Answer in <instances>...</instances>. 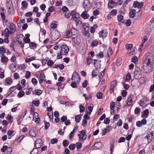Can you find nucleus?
I'll return each mask as SVG.
<instances>
[{
    "label": "nucleus",
    "instance_id": "1",
    "mask_svg": "<svg viewBox=\"0 0 154 154\" xmlns=\"http://www.w3.org/2000/svg\"><path fill=\"white\" fill-rule=\"evenodd\" d=\"M61 48V51L60 53L62 54V55H66L67 54L69 51V48L66 45H62L60 47Z\"/></svg>",
    "mask_w": 154,
    "mask_h": 154
},
{
    "label": "nucleus",
    "instance_id": "2",
    "mask_svg": "<svg viewBox=\"0 0 154 154\" xmlns=\"http://www.w3.org/2000/svg\"><path fill=\"white\" fill-rule=\"evenodd\" d=\"M79 133H80L78 135L79 138V141H82L85 140L87 137L85 130H82L81 131H79Z\"/></svg>",
    "mask_w": 154,
    "mask_h": 154
},
{
    "label": "nucleus",
    "instance_id": "3",
    "mask_svg": "<svg viewBox=\"0 0 154 154\" xmlns=\"http://www.w3.org/2000/svg\"><path fill=\"white\" fill-rule=\"evenodd\" d=\"M72 81H75L79 83L80 82V77L77 73L76 72H74L71 78Z\"/></svg>",
    "mask_w": 154,
    "mask_h": 154
},
{
    "label": "nucleus",
    "instance_id": "4",
    "mask_svg": "<svg viewBox=\"0 0 154 154\" xmlns=\"http://www.w3.org/2000/svg\"><path fill=\"white\" fill-rule=\"evenodd\" d=\"M141 74V69L138 67H136L134 72V76L135 79H137Z\"/></svg>",
    "mask_w": 154,
    "mask_h": 154
},
{
    "label": "nucleus",
    "instance_id": "5",
    "mask_svg": "<svg viewBox=\"0 0 154 154\" xmlns=\"http://www.w3.org/2000/svg\"><path fill=\"white\" fill-rule=\"evenodd\" d=\"M27 111L25 110L24 112H22L19 115V119H17V121L18 122V124L20 125L21 123V119H23L26 114Z\"/></svg>",
    "mask_w": 154,
    "mask_h": 154
},
{
    "label": "nucleus",
    "instance_id": "6",
    "mask_svg": "<svg viewBox=\"0 0 154 154\" xmlns=\"http://www.w3.org/2000/svg\"><path fill=\"white\" fill-rule=\"evenodd\" d=\"M147 123V120L146 119H143L141 121H138L137 122L136 125L138 127H141L142 125H145Z\"/></svg>",
    "mask_w": 154,
    "mask_h": 154
},
{
    "label": "nucleus",
    "instance_id": "7",
    "mask_svg": "<svg viewBox=\"0 0 154 154\" xmlns=\"http://www.w3.org/2000/svg\"><path fill=\"white\" fill-rule=\"evenodd\" d=\"M72 38V40L75 44L77 45L80 44L81 42V39L80 37L79 36V35Z\"/></svg>",
    "mask_w": 154,
    "mask_h": 154
},
{
    "label": "nucleus",
    "instance_id": "8",
    "mask_svg": "<svg viewBox=\"0 0 154 154\" xmlns=\"http://www.w3.org/2000/svg\"><path fill=\"white\" fill-rule=\"evenodd\" d=\"M153 57H147V58L145 60V62H147L146 65L147 66H149L151 67L153 63Z\"/></svg>",
    "mask_w": 154,
    "mask_h": 154
},
{
    "label": "nucleus",
    "instance_id": "9",
    "mask_svg": "<svg viewBox=\"0 0 154 154\" xmlns=\"http://www.w3.org/2000/svg\"><path fill=\"white\" fill-rule=\"evenodd\" d=\"M102 143L100 142H98L95 143L91 147V148L93 149H100L102 147Z\"/></svg>",
    "mask_w": 154,
    "mask_h": 154
},
{
    "label": "nucleus",
    "instance_id": "10",
    "mask_svg": "<svg viewBox=\"0 0 154 154\" xmlns=\"http://www.w3.org/2000/svg\"><path fill=\"white\" fill-rule=\"evenodd\" d=\"M60 34L59 32L57 31H55V32H54L52 35V39L53 40H55L59 38Z\"/></svg>",
    "mask_w": 154,
    "mask_h": 154
},
{
    "label": "nucleus",
    "instance_id": "11",
    "mask_svg": "<svg viewBox=\"0 0 154 154\" xmlns=\"http://www.w3.org/2000/svg\"><path fill=\"white\" fill-rule=\"evenodd\" d=\"M84 8L85 11H88L90 8V2L89 1H86L83 3Z\"/></svg>",
    "mask_w": 154,
    "mask_h": 154
},
{
    "label": "nucleus",
    "instance_id": "12",
    "mask_svg": "<svg viewBox=\"0 0 154 154\" xmlns=\"http://www.w3.org/2000/svg\"><path fill=\"white\" fill-rule=\"evenodd\" d=\"M8 24H9L10 26V29L11 31H10V34H13L16 31V30L15 25L13 23H8Z\"/></svg>",
    "mask_w": 154,
    "mask_h": 154
},
{
    "label": "nucleus",
    "instance_id": "13",
    "mask_svg": "<svg viewBox=\"0 0 154 154\" xmlns=\"http://www.w3.org/2000/svg\"><path fill=\"white\" fill-rule=\"evenodd\" d=\"M71 34L72 37L78 35V31L76 29L72 28L71 29Z\"/></svg>",
    "mask_w": 154,
    "mask_h": 154
},
{
    "label": "nucleus",
    "instance_id": "14",
    "mask_svg": "<svg viewBox=\"0 0 154 154\" xmlns=\"http://www.w3.org/2000/svg\"><path fill=\"white\" fill-rule=\"evenodd\" d=\"M84 30L83 32V34L86 36L89 37L90 36V33L89 31V27L86 26L84 27Z\"/></svg>",
    "mask_w": 154,
    "mask_h": 154
},
{
    "label": "nucleus",
    "instance_id": "15",
    "mask_svg": "<svg viewBox=\"0 0 154 154\" xmlns=\"http://www.w3.org/2000/svg\"><path fill=\"white\" fill-rule=\"evenodd\" d=\"M143 114L141 115L142 118H146L149 116V111L148 109H146L143 112Z\"/></svg>",
    "mask_w": 154,
    "mask_h": 154
},
{
    "label": "nucleus",
    "instance_id": "16",
    "mask_svg": "<svg viewBox=\"0 0 154 154\" xmlns=\"http://www.w3.org/2000/svg\"><path fill=\"white\" fill-rule=\"evenodd\" d=\"M136 10L132 9L129 13V16L130 18H133L135 16L136 14Z\"/></svg>",
    "mask_w": 154,
    "mask_h": 154
},
{
    "label": "nucleus",
    "instance_id": "17",
    "mask_svg": "<svg viewBox=\"0 0 154 154\" xmlns=\"http://www.w3.org/2000/svg\"><path fill=\"white\" fill-rule=\"evenodd\" d=\"M116 2H114L112 0L109 2L108 3V6L109 8H112L116 6Z\"/></svg>",
    "mask_w": 154,
    "mask_h": 154
},
{
    "label": "nucleus",
    "instance_id": "18",
    "mask_svg": "<svg viewBox=\"0 0 154 154\" xmlns=\"http://www.w3.org/2000/svg\"><path fill=\"white\" fill-rule=\"evenodd\" d=\"M2 32L4 33H6L5 35V37H9V35L10 34V31L7 28H5L4 30H2Z\"/></svg>",
    "mask_w": 154,
    "mask_h": 154
},
{
    "label": "nucleus",
    "instance_id": "19",
    "mask_svg": "<svg viewBox=\"0 0 154 154\" xmlns=\"http://www.w3.org/2000/svg\"><path fill=\"white\" fill-rule=\"evenodd\" d=\"M81 17L84 19L88 18L89 17V15L87 14L86 11H83L81 15Z\"/></svg>",
    "mask_w": 154,
    "mask_h": 154
},
{
    "label": "nucleus",
    "instance_id": "20",
    "mask_svg": "<svg viewBox=\"0 0 154 154\" xmlns=\"http://www.w3.org/2000/svg\"><path fill=\"white\" fill-rule=\"evenodd\" d=\"M99 71L97 70V69L96 68L94 69L92 72V77H95L97 75V73L99 72Z\"/></svg>",
    "mask_w": 154,
    "mask_h": 154
},
{
    "label": "nucleus",
    "instance_id": "21",
    "mask_svg": "<svg viewBox=\"0 0 154 154\" xmlns=\"http://www.w3.org/2000/svg\"><path fill=\"white\" fill-rule=\"evenodd\" d=\"M127 104L128 106H131L132 103V99L131 97V96H129L127 100Z\"/></svg>",
    "mask_w": 154,
    "mask_h": 154
},
{
    "label": "nucleus",
    "instance_id": "22",
    "mask_svg": "<svg viewBox=\"0 0 154 154\" xmlns=\"http://www.w3.org/2000/svg\"><path fill=\"white\" fill-rule=\"evenodd\" d=\"M29 134L32 137H35L36 136V133L35 131L32 129H30L29 133Z\"/></svg>",
    "mask_w": 154,
    "mask_h": 154
},
{
    "label": "nucleus",
    "instance_id": "23",
    "mask_svg": "<svg viewBox=\"0 0 154 154\" xmlns=\"http://www.w3.org/2000/svg\"><path fill=\"white\" fill-rule=\"evenodd\" d=\"M57 22L56 21H53L50 25L51 28L56 29L57 27Z\"/></svg>",
    "mask_w": 154,
    "mask_h": 154
},
{
    "label": "nucleus",
    "instance_id": "24",
    "mask_svg": "<svg viewBox=\"0 0 154 154\" xmlns=\"http://www.w3.org/2000/svg\"><path fill=\"white\" fill-rule=\"evenodd\" d=\"M16 86H13L11 87L9 89V91L8 92L7 94L8 95H9L12 92H13L14 90L16 89Z\"/></svg>",
    "mask_w": 154,
    "mask_h": 154
},
{
    "label": "nucleus",
    "instance_id": "25",
    "mask_svg": "<svg viewBox=\"0 0 154 154\" xmlns=\"http://www.w3.org/2000/svg\"><path fill=\"white\" fill-rule=\"evenodd\" d=\"M98 44V41L96 40H93L91 43V45L92 47H94L97 46Z\"/></svg>",
    "mask_w": 154,
    "mask_h": 154
},
{
    "label": "nucleus",
    "instance_id": "26",
    "mask_svg": "<svg viewBox=\"0 0 154 154\" xmlns=\"http://www.w3.org/2000/svg\"><path fill=\"white\" fill-rule=\"evenodd\" d=\"M37 44L33 42H30L29 43V47L31 49H34L35 48H36Z\"/></svg>",
    "mask_w": 154,
    "mask_h": 154
},
{
    "label": "nucleus",
    "instance_id": "27",
    "mask_svg": "<svg viewBox=\"0 0 154 154\" xmlns=\"http://www.w3.org/2000/svg\"><path fill=\"white\" fill-rule=\"evenodd\" d=\"M81 119V117L80 115H77L75 116V121L77 123L80 122Z\"/></svg>",
    "mask_w": 154,
    "mask_h": 154
},
{
    "label": "nucleus",
    "instance_id": "28",
    "mask_svg": "<svg viewBox=\"0 0 154 154\" xmlns=\"http://www.w3.org/2000/svg\"><path fill=\"white\" fill-rule=\"evenodd\" d=\"M147 98H146L145 99L143 98L140 101V105L141 106H142V105L145 104L146 103V102L147 101Z\"/></svg>",
    "mask_w": 154,
    "mask_h": 154
},
{
    "label": "nucleus",
    "instance_id": "29",
    "mask_svg": "<svg viewBox=\"0 0 154 154\" xmlns=\"http://www.w3.org/2000/svg\"><path fill=\"white\" fill-rule=\"evenodd\" d=\"M75 145L77 149L81 148L82 146V143L80 142H78Z\"/></svg>",
    "mask_w": 154,
    "mask_h": 154
},
{
    "label": "nucleus",
    "instance_id": "30",
    "mask_svg": "<svg viewBox=\"0 0 154 154\" xmlns=\"http://www.w3.org/2000/svg\"><path fill=\"white\" fill-rule=\"evenodd\" d=\"M5 81L8 85H10L12 82V79L10 77L7 78L5 79Z\"/></svg>",
    "mask_w": 154,
    "mask_h": 154
},
{
    "label": "nucleus",
    "instance_id": "31",
    "mask_svg": "<svg viewBox=\"0 0 154 154\" xmlns=\"http://www.w3.org/2000/svg\"><path fill=\"white\" fill-rule=\"evenodd\" d=\"M45 124V129L46 130L50 126V123L47 122L45 120L44 121Z\"/></svg>",
    "mask_w": 154,
    "mask_h": 154
},
{
    "label": "nucleus",
    "instance_id": "32",
    "mask_svg": "<svg viewBox=\"0 0 154 154\" xmlns=\"http://www.w3.org/2000/svg\"><path fill=\"white\" fill-rule=\"evenodd\" d=\"M138 58L136 56H134L131 59V62L136 64L138 61Z\"/></svg>",
    "mask_w": 154,
    "mask_h": 154
},
{
    "label": "nucleus",
    "instance_id": "33",
    "mask_svg": "<svg viewBox=\"0 0 154 154\" xmlns=\"http://www.w3.org/2000/svg\"><path fill=\"white\" fill-rule=\"evenodd\" d=\"M33 88H29L27 89L26 91V94L27 95H29L31 92L32 91Z\"/></svg>",
    "mask_w": 154,
    "mask_h": 154
},
{
    "label": "nucleus",
    "instance_id": "34",
    "mask_svg": "<svg viewBox=\"0 0 154 154\" xmlns=\"http://www.w3.org/2000/svg\"><path fill=\"white\" fill-rule=\"evenodd\" d=\"M14 12V8L12 7L11 8V7H9V10H8V13L11 15L13 14Z\"/></svg>",
    "mask_w": 154,
    "mask_h": 154
},
{
    "label": "nucleus",
    "instance_id": "35",
    "mask_svg": "<svg viewBox=\"0 0 154 154\" xmlns=\"http://www.w3.org/2000/svg\"><path fill=\"white\" fill-rule=\"evenodd\" d=\"M122 84L123 85L124 88L125 90H128L130 87L129 85L127 84H125L124 82H122Z\"/></svg>",
    "mask_w": 154,
    "mask_h": 154
},
{
    "label": "nucleus",
    "instance_id": "36",
    "mask_svg": "<svg viewBox=\"0 0 154 154\" xmlns=\"http://www.w3.org/2000/svg\"><path fill=\"white\" fill-rule=\"evenodd\" d=\"M117 81L116 80H113L111 82L110 86L114 88L117 85Z\"/></svg>",
    "mask_w": 154,
    "mask_h": 154
},
{
    "label": "nucleus",
    "instance_id": "37",
    "mask_svg": "<svg viewBox=\"0 0 154 154\" xmlns=\"http://www.w3.org/2000/svg\"><path fill=\"white\" fill-rule=\"evenodd\" d=\"M97 57L98 58H101L103 57V52L100 51L99 53L96 55Z\"/></svg>",
    "mask_w": 154,
    "mask_h": 154
},
{
    "label": "nucleus",
    "instance_id": "38",
    "mask_svg": "<svg viewBox=\"0 0 154 154\" xmlns=\"http://www.w3.org/2000/svg\"><path fill=\"white\" fill-rule=\"evenodd\" d=\"M87 64L89 65L93 61V59L91 57H88L87 58Z\"/></svg>",
    "mask_w": 154,
    "mask_h": 154
},
{
    "label": "nucleus",
    "instance_id": "39",
    "mask_svg": "<svg viewBox=\"0 0 154 154\" xmlns=\"http://www.w3.org/2000/svg\"><path fill=\"white\" fill-rule=\"evenodd\" d=\"M79 108L80 109V112H84L85 110V108L84 106H83L82 104H80L79 105Z\"/></svg>",
    "mask_w": 154,
    "mask_h": 154
},
{
    "label": "nucleus",
    "instance_id": "40",
    "mask_svg": "<svg viewBox=\"0 0 154 154\" xmlns=\"http://www.w3.org/2000/svg\"><path fill=\"white\" fill-rule=\"evenodd\" d=\"M6 52V48H5V46H3L0 47V52L4 53Z\"/></svg>",
    "mask_w": 154,
    "mask_h": 154
},
{
    "label": "nucleus",
    "instance_id": "41",
    "mask_svg": "<svg viewBox=\"0 0 154 154\" xmlns=\"http://www.w3.org/2000/svg\"><path fill=\"white\" fill-rule=\"evenodd\" d=\"M22 7H24L25 9L27 8V3L26 1H23L22 2Z\"/></svg>",
    "mask_w": 154,
    "mask_h": 154
},
{
    "label": "nucleus",
    "instance_id": "42",
    "mask_svg": "<svg viewBox=\"0 0 154 154\" xmlns=\"http://www.w3.org/2000/svg\"><path fill=\"white\" fill-rule=\"evenodd\" d=\"M35 59V57H32L30 58H27L25 60V61L27 63H28L32 60Z\"/></svg>",
    "mask_w": 154,
    "mask_h": 154
},
{
    "label": "nucleus",
    "instance_id": "43",
    "mask_svg": "<svg viewBox=\"0 0 154 154\" xmlns=\"http://www.w3.org/2000/svg\"><path fill=\"white\" fill-rule=\"evenodd\" d=\"M117 11L116 9H113L110 12V15H112L113 16H115L117 14Z\"/></svg>",
    "mask_w": 154,
    "mask_h": 154
},
{
    "label": "nucleus",
    "instance_id": "44",
    "mask_svg": "<svg viewBox=\"0 0 154 154\" xmlns=\"http://www.w3.org/2000/svg\"><path fill=\"white\" fill-rule=\"evenodd\" d=\"M69 147L70 150H73L75 148V146L74 144H71L69 145Z\"/></svg>",
    "mask_w": 154,
    "mask_h": 154
},
{
    "label": "nucleus",
    "instance_id": "45",
    "mask_svg": "<svg viewBox=\"0 0 154 154\" xmlns=\"http://www.w3.org/2000/svg\"><path fill=\"white\" fill-rule=\"evenodd\" d=\"M93 105L92 103H91L88 106V109L89 111L91 112L93 110Z\"/></svg>",
    "mask_w": 154,
    "mask_h": 154
},
{
    "label": "nucleus",
    "instance_id": "46",
    "mask_svg": "<svg viewBox=\"0 0 154 154\" xmlns=\"http://www.w3.org/2000/svg\"><path fill=\"white\" fill-rule=\"evenodd\" d=\"M8 60V58L5 56L2 57L1 58V61L3 63H5L7 62Z\"/></svg>",
    "mask_w": 154,
    "mask_h": 154
},
{
    "label": "nucleus",
    "instance_id": "47",
    "mask_svg": "<svg viewBox=\"0 0 154 154\" xmlns=\"http://www.w3.org/2000/svg\"><path fill=\"white\" fill-rule=\"evenodd\" d=\"M25 94V92L23 91H21L19 92L17 96L19 97H21L23 96Z\"/></svg>",
    "mask_w": 154,
    "mask_h": 154
},
{
    "label": "nucleus",
    "instance_id": "48",
    "mask_svg": "<svg viewBox=\"0 0 154 154\" xmlns=\"http://www.w3.org/2000/svg\"><path fill=\"white\" fill-rule=\"evenodd\" d=\"M69 144V142L67 140H64L63 142V146L64 147L67 146Z\"/></svg>",
    "mask_w": 154,
    "mask_h": 154
},
{
    "label": "nucleus",
    "instance_id": "49",
    "mask_svg": "<svg viewBox=\"0 0 154 154\" xmlns=\"http://www.w3.org/2000/svg\"><path fill=\"white\" fill-rule=\"evenodd\" d=\"M103 31L104 30H102L101 31L99 32V35L100 37H105L106 36V35L104 33L103 34Z\"/></svg>",
    "mask_w": 154,
    "mask_h": 154
},
{
    "label": "nucleus",
    "instance_id": "50",
    "mask_svg": "<svg viewBox=\"0 0 154 154\" xmlns=\"http://www.w3.org/2000/svg\"><path fill=\"white\" fill-rule=\"evenodd\" d=\"M13 119L12 117L9 115V114L6 117V119L8 120V122H9L11 123L13 122V120H11V119Z\"/></svg>",
    "mask_w": 154,
    "mask_h": 154
},
{
    "label": "nucleus",
    "instance_id": "51",
    "mask_svg": "<svg viewBox=\"0 0 154 154\" xmlns=\"http://www.w3.org/2000/svg\"><path fill=\"white\" fill-rule=\"evenodd\" d=\"M32 103L34 104L35 106H38L40 102L38 100H34L32 102Z\"/></svg>",
    "mask_w": 154,
    "mask_h": 154
},
{
    "label": "nucleus",
    "instance_id": "52",
    "mask_svg": "<svg viewBox=\"0 0 154 154\" xmlns=\"http://www.w3.org/2000/svg\"><path fill=\"white\" fill-rule=\"evenodd\" d=\"M103 94L101 92H98L97 94V97L98 99H101L102 98Z\"/></svg>",
    "mask_w": 154,
    "mask_h": 154
},
{
    "label": "nucleus",
    "instance_id": "53",
    "mask_svg": "<svg viewBox=\"0 0 154 154\" xmlns=\"http://www.w3.org/2000/svg\"><path fill=\"white\" fill-rule=\"evenodd\" d=\"M115 106V103L114 102H111L110 103V108L111 110H113L114 109V107Z\"/></svg>",
    "mask_w": 154,
    "mask_h": 154
},
{
    "label": "nucleus",
    "instance_id": "54",
    "mask_svg": "<svg viewBox=\"0 0 154 154\" xmlns=\"http://www.w3.org/2000/svg\"><path fill=\"white\" fill-rule=\"evenodd\" d=\"M117 20L119 22L121 21L122 20L123 18V16L122 15H119L117 16Z\"/></svg>",
    "mask_w": 154,
    "mask_h": 154
},
{
    "label": "nucleus",
    "instance_id": "55",
    "mask_svg": "<svg viewBox=\"0 0 154 154\" xmlns=\"http://www.w3.org/2000/svg\"><path fill=\"white\" fill-rule=\"evenodd\" d=\"M12 148L11 147H8L7 149V154H11L12 151Z\"/></svg>",
    "mask_w": 154,
    "mask_h": 154
},
{
    "label": "nucleus",
    "instance_id": "56",
    "mask_svg": "<svg viewBox=\"0 0 154 154\" xmlns=\"http://www.w3.org/2000/svg\"><path fill=\"white\" fill-rule=\"evenodd\" d=\"M32 82L34 85H36L38 83V81L35 78L32 79Z\"/></svg>",
    "mask_w": 154,
    "mask_h": 154
},
{
    "label": "nucleus",
    "instance_id": "57",
    "mask_svg": "<svg viewBox=\"0 0 154 154\" xmlns=\"http://www.w3.org/2000/svg\"><path fill=\"white\" fill-rule=\"evenodd\" d=\"M67 120V117L66 116H63L61 118V121L60 122H65Z\"/></svg>",
    "mask_w": 154,
    "mask_h": 154
},
{
    "label": "nucleus",
    "instance_id": "58",
    "mask_svg": "<svg viewBox=\"0 0 154 154\" xmlns=\"http://www.w3.org/2000/svg\"><path fill=\"white\" fill-rule=\"evenodd\" d=\"M110 120L109 118H107L105 119L103 122L105 124L107 125L109 124L110 122Z\"/></svg>",
    "mask_w": 154,
    "mask_h": 154
},
{
    "label": "nucleus",
    "instance_id": "59",
    "mask_svg": "<svg viewBox=\"0 0 154 154\" xmlns=\"http://www.w3.org/2000/svg\"><path fill=\"white\" fill-rule=\"evenodd\" d=\"M131 77V74L129 73H128L127 74L126 76V78L125 79V81H126L128 82V80H130Z\"/></svg>",
    "mask_w": 154,
    "mask_h": 154
},
{
    "label": "nucleus",
    "instance_id": "60",
    "mask_svg": "<svg viewBox=\"0 0 154 154\" xmlns=\"http://www.w3.org/2000/svg\"><path fill=\"white\" fill-rule=\"evenodd\" d=\"M88 82L87 80H85L82 83V86L83 87L85 88L87 86Z\"/></svg>",
    "mask_w": 154,
    "mask_h": 154
},
{
    "label": "nucleus",
    "instance_id": "61",
    "mask_svg": "<svg viewBox=\"0 0 154 154\" xmlns=\"http://www.w3.org/2000/svg\"><path fill=\"white\" fill-rule=\"evenodd\" d=\"M31 75L30 72L29 71H26L25 75V77L26 79H28Z\"/></svg>",
    "mask_w": 154,
    "mask_h": 154
},
{
    "label": "nucleus",
    "instance_id": "62",
    "mask_svg": "<svg viewBox=\"0 0 154 154\" xmlns=\"http://www.w3.org/2000/svg\"><path fill=\"white\" fill-rule=\"evenodd\" d=\"M127 94V92L125 90H123L122 91L121 95L123 97H125L126 96Z\"/></svg>",
    "mask_w": 154,
    "mask_h": 154
},
{
    "label": "nucleus",
    "instance_id": "63",
    "mask_svg": "<svg viewBox=\"0 0 154 154\" xmlns=\"http://www.w3.org/2000/svg\"><path fill=\"white\" fill-rule=\"evenodd\" d=\"M8 148V146H3L2 148L1 149V151L2 152H5L6 150Z\"/></svg>",
    "mask_w": 154,
    "mask_h": 154
},
{
    "label": "nucleus",
    "instance_id": "64",
    "mask_svg": "<svg viewBox=\"0 0 154 154\" xmlns=\"http://www.w3.org/2000/svg\"><path fill=\"white\" fill-rule=\"evenodd\" d=\"M140 112V109L136 107L135 110V113L136 114H138Z\"/></svg>",
    "mask_w": 154,
    "mask_h": 154
}]
</instances>
